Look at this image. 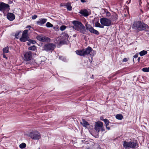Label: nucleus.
<instances>
[{
    "instance_id": "1",
    "label": "nucleus",
    "mask_w": 149,
    "mask_h": 149,
    "mask_svg": "<svg viewBox=\"0 0 149 149\" xmlns=\"http://www.w3.org/2000/svg\"><path fill=\"white\" fill-rule=\"evenodd\" d=\"M133 29L139 31H149V27L146 24L142 23L140 21H136L134 22L132 26Z\"/></svg>"
},
{
    "instance_id": "2",
    "label": "nucleus",
    "mask_w": 149,
    "mask_h": 149,
    "mask_svg": "<svg viewBox=\"0 0 149 149\" xmlns=\"http://www.w3.org/2000/svg\"><path fill=\"white\" fill-rule=\"evenodd\" d=\"M76 53L77 54L80 56H85L90 54L91 56H93L94 54H95V52H94V50L93 51L91 47H88L82 50H77Z\"/></svg>"
},
{
    "instance_id": "3",
    "label": "nucleus",
    "mask_w": 149,
    "mask_h": 149,
    "mask_svg": "<svg viewBox=\"0 0 149 149\" xmlns=\"http://www.w3.org/2000/svg\"><path fill=\"white\" fill-rule=\"evenodd\" d=\"M74 26H72L73 29L77 31H79L81 33L85 34L86 32L85 26L82 23L79 22L74 21L72 22Z\"/></svg>"
},
{
    "instance_id": "4",
    "label": "nucleus",
    "mask_w": 149,
    "mask_h": 149,
    "mask_svg": "<svg viewBox=\"0 0 149 149\" xmlns=\"http://www.w3.org/2000/svg\"><path fill=\"white\" fill-rule=\"evenodd\" d=\"M100 22L101 24L103 26H109L111 24V20L107 18L103 17L101 18L100 19Z\"/></svg>"
},
{
    "instance_id": "5",
    "label": "nucleus",
    "mask_w": 149,
    "mask_h": 149,
    "mask_svg": "<svg viewBox=\"0 0 149 149\" xmlns=\"http://www.w3.org/2000/svg\"><path fill=\"white\" fill-rule=\"evenodd\" d=\"M29 136L34 140H38L41 138V136L40 134L37 131L30 133L29 134Z\"/></svg>"
},
{
    "instance_id": "6",
    "label": "nucleus",
    "mask_w": 149,
    "mask_h": 149,
    "mask_svg": "<svg viewBox=\"0 0 149 149\" xmlns=\"http://www.w3.org/2000/svg\"><path fill=\"white\" fill-rule=\"evenodd\" d=\"M56 47L55 44L48 43L45 45L44 47V49L47 52L53 51Z\"/></svg>"
},
{
    "instance_id": "7",
    "label": "nucleus",
    "mask_w": 149,
    "mask_h": 149,
    "mask_svg": "<svg viewBox=\"0 0 149 149\" xmlns=\"http://www.w3.org/2000/svg\"><path fill=\"white\" fill-rule=\"evenodd\" d=\"M28 30L27 29L24 30L23 32L22 36L20 39V41L23 42H25L28 40L29 37L28 36Z\"/></svg>"
},
{
    "instance_id": "8",
    "label": "nucleus",
    "mask_w": 149,
    "mask_h": 149,
    "mask_svg": "<svg viewBox=\"0 0 149 149\" xmlns=\"http://www.w3.org/2000/svg\"><path fill=\"white\" fill-rule=\"evenodd\" d=\"M10 6L3 2H0V11L4 13L5 11L8 10L9 9Z\"/></svg>"
},
{
    "instance_id": "9",
    "label": "nucleus",
    "mask_w": 149,
    "mask_h": 149,
    "mask_svg": "<svg viewBox=\"0 0 149 149\" xmlns=\"http://www.w3.org/2000/svg\"><path fill=\"white\" fill-rule=\"evenodd\" d=\"M85 26L86 29L87 30L89 31L91 33H93L97 35L99 34V32L97 31L94 29L90 25L87 24L85 25Z\"/></svg>"
},
{
    "instance_id": "10",
    "label": "nucleus",
    "mask_w": 149,
    "mask_h": 149,
    "mask_svg": "<svg viewBox=\"0 0 149 149\" xmlns=\"http://www.w3.org/2000/svg\"><path fill=\"white\" fill-rule=\"evenodd\" d=\"M36 38L38 40L42 42H49L50 39L48 37L41 35H38L36 37Z\"/></svg>"
},
{
    "instance_id": "11",
    "label": "nucleus",
    "mask_w": 149,
    "mask_h": 149,
    "mask_svg": "<svg viewBox=\"0 0 149 149\" xmlns=\"http://www.w3.org/2000/svg\"><path fill=\"white\" fill-rule=\"evenodd\" d=\"M103 123L102 122L98 121L96 122V123L95 127V129L96 132L98 133L101 130L102 127L103 126Z\"/></svg>"
},
{
    "instance_id": "12",
    "label": "nucleus",
    "mask_w": 149,
    "mask_h": 149,
    "mask_svg": "<svg viewBox=\"0 0 149 149\" xmlns=\"http://www.w3.org/2000/svg\"><path fill=\"white\" fill-rule=\"evenodd\" d=\"M25 59L27 61L30 60L32 57V53L30 51L26 52L24 55Z\"/></svg>"
},
{
    "instance_id": "13",
    "label": "nucleus",
    "mask_w": 149,
    "mask_h": 149,
    "mask_svg": "<svg viewBox=\"0 0 149 149\" xmlns=\"http://www.w3.org/2000/svg\"><path fill=\"white\" fill-rule=\"evenodd\" d=\"M79 13L84 17H87L90 14L89 13L88 10L86 9L81 10L80 11Z\"/></svg>"
},
{
    "instance_id": "14",
    "label": "nucleus",
    "mask_w": 149,
    "mask_h": 149,
    "mask_svg": "<svg viewBox=\"0 0 149 149\" xmlns=\"http://www.w3.org/2000/svg\"><path fill=\"white\" fill-rule=\"evenodd\" d=\"M131 148H137L139 146L138 143L136 141H130Z\"/></svg>"
},
{
    "instance_id": "15",
    "label": "nucleus",
    "mask_w": 149,
    "mask_h": 149,
    "mask_svg": "<svg viewBox=\"0 0 149 149\" xmlns=\"http://www.w3.org/2000/svg\"><path fill=\"white\" fill-rule=\"evenodd\" d=\"M7 17L8 19L10 21H12L15 19V15L12 13H8L7 14Z\"/></svg>"
},
{
    "instance_id": "16",
    "label": "nucleus",
    "mask_w": 149,
    "mask_h": 149,
    "mask_svg": "<svg viewBox=\"0 0 149 149\" xmlns=\"http://www.w3.org/2000/svg\"><path fill=\"white\" fill-rule=\"evenodd\" d=\"M47 20V19L45 18L41 19L37 22V24L38 25H42L45 23Z\"/></svg>"
},
{
    "instance_id": "17",
    "label": "nucleus",
    "mask_w": 149,
    "mask_h": 149,
    "mask_svg": "<svg viewBox=\"0 0 149 149\" xmlns=\"http://www.w3.org/2000/svg\"><path fill=\"white\" fill-rule=\"evenodd\" d=\"M61 6H65L67 10H68L70 11L72 9V7L70 3H64Z\"/></svg>"
},
{
    "instance_id": "18",
    "label": "nucleus",
    "mask_w": 149,
    "mask_h": 149,
    "mask_svg": "<svg viewBox=\"0 0 149 149\" xmlns=\"http://www.w3.org/2000/svg\"><path fill=\"white\" fill-rule=\"evenodd\" d=\"M81 124L84 127L86 128H88L89 124L88 122L86 121L84 119H83L82 121L81 122Z\"/></svg>"
},
{
    "instance_id": "19",
    "label": "nucleus",
    "mask_w": 149,
    "mask_h": 149,
    "mask_svg": "<svg viewBox=\"0 0 149 149\" xmlns=\"http://www.w3.org/2000/svg\"><path fill=\"white\" fill-rule=\"evenodd\" d=\"M123 146L126 148H130V142H128L125 141H123Z\"/></svg>"
},
{
    "instance_id": "20",
    "label": "nucleus",
    "mask_w": 149,
    "mask_h": 149,
    "mask_svg": "<svg viewBox=\"0 0 149 149\" xmlns=\"http://www.w3.org/2000/svg\"><path fill=\"white\" fill-rule=\"evenodd\" d=\"M95 26L96 27H99L101 28H104V26H103L102 25H101L98 22H97L95 23Z\"/></svg>"
},
{
    "instance_id": "21",
    "label": "nucleus",
    "mask_w": 149,
    "mask_h": 149,
    "mask_svg": "<svg viewBox=\"0 0 149 149\" xmlns=\"http://www.w3.org/2000/svg\"><path fill=\"white\" fill-rule=\"evenodd\" d=\"M147 53V51L145 50H143L139 52V54L140 56H143Z\"/></svg>"
},
{
    "instance_id": "22",
    "label": "nucleus",
    "mask_w": 149,
    "mask_h": 149,
    "mask_svg": "<svg viewBox=\"0 0 149 149\" xmlns=\"http://www.w3.org/2000/svg\"><path fill=\"white\" fill-rule=\"evenodd\" d=\"M61 36L63 39H67L68 38V35L66 33H63Z\"/></svg>"
},
{
    "instance_id": "23",
    "label": "nucleus",
    "mask_w": 149,
    "mask_h": 149,
    "mask_svg": "<svg viewBox=\"0 0 149 149\" xmlns=\"http://www.w3.org/2000/svg\"><path fill=\"white\" fill-rule=\"evenodd\" d=\"M116 117L118 120H121L123 119V116L122 114H117L116 115Z\"/></svg>"
},
{
    "instance_id": "24",
    "label": "nucleus",
    "mask_w": 149,
    "mask_h": 149,
    "mask_svg": "<svg viewBox=\"0 0 149 149\" xmlns=\"http://www.w3.org/2000/svg\"><path fill=\"white\" fill-rule=\"evenodd\" d=\"M26 144L24 143H22L19 145V147L21 149H23L25 148L26 147Z\"/></svg>"
},
{
    "instance_id": "25",
    "label": "nucleus",
    "mask_w": 149,
    "mask_h": 149,
    "mask_svg": "<svg viewBox=\"0 0 149 149\" xmlns=\"http://www.w3.org/2000/svg\"><path fill=\"white\" fill-rule=\"evenodd\" d=\"M36 49V47L35 45H33L32 46L29 47L28 48V49L29 50L33 51H35Z\"/></svg>"
},
{
    "instance_id": "26",
    "label": "nucleus",
    "mask_w": 149,
    "mask_h": 149,
    "mask_svg": "<svg viewBox=\"0 0 149 149\" xmlns=\"http://www.w3.org/2000/svg\"><path fill=\"white\" fill-rule=\"evenodd\" d=\"M9 48L8 47H6L3 49V51L4 53H7L8 52Z\"/></svg>"
},
{
    "instance_id": "27",
    "label": "nucleus",
    "mask_w": 149,
    "mask_h": 149,
    "mask_svg": "<svg viewBox=\"0 0 149 149\" xmlns=\"http://www.w3.org/2000/svg\"><path fill=\"white\" fill-rule=\"evenodd\" d=\"M103 121L104 122L106 125V126H108L109 125V121L108 119H103Z\"/></svg>"
},
{
    "instance_id": "28",
    "label": "nucleus",
    "mask_w": 149,
    "mask_h": 149,
    "mask_svg": "<svg viewBox=\"0 0 149 149\" xmlns=\"http://www.w3.org/2000/svg\"><path fill=\"white\" fill-rule=\"evenodd\" d=\"M46 26L47 27H52L53 25L49 22H47L46 24Z\"/></svg>"
},
{
    "instance_id": "29",
    "label": "nucleus",
    "mask_w": 149,
    "mask_h": 149,
    "mask_svg": "<svg viewBox=\"0 0 149 149\" xmlns=\"http://www.w3.org/2000/svg\"><path fill=\"white\" fill-rule=\"evenodd\" d=\"M142 71L144 72H149V67L144 68H142Z\"/></svg>"
},
{
    "instance_id": "30",
    "label": "nucleus",
    "mask_w": 149,
    "mask_h": 149,
    "mask_svg": "<svg viewBox=\"0 0 149 149\" xmlns=\"http://www.w3.org/2000/svg\"><path fill=\"white\" fill-rule=\"evenodd\" d=\"M66 28V26L64 25L62 26L60 28V29L61 31L65 30Z\"/></svg>"
},
{
    "instance_id": "31",
    "label": "nucleus",
    "mask_w": 149,
    "mask_h": 149,
    "mask_svg": "<svg viewBox=\"0 0 149 149\" xmlns=\"http://www.w3.org/2000/svg\"><path fill=\"white\" fill-rule=\"evenodd\" d=\"M29 42L33 44H35L36 43V41L33 40H30Z\"/></svg>"
},
{
    "instance_id": "32",
    "label": "nucleus",
    "mask_w": 149,
    "mask_h": 149,
    "mask_svg": "<svg viewBox=\"0 0 149 149\" xmlns=\"http://www.w3.org/2000/svg\"><path fill=\"white\" fill-rule=\"evenodd\" d=\"M37 17V15H34L32 16V19H35Z\"/></svg>"
},
{
    "instance_id": "33",
    "label": "nucleus",
    "mask_w": 149,
    "mask_h": 149,
    "mask_svg": "<svg viewBox=\"0 0 149 149\" xmlns=\"http://www.w3.org/2000/svg\"><path fill=\"white\" fill-rule=\"evenodd\" d=\"M65 42V41L64 40H62L60 41V44H64Z\"/></svg>"
},
{
    "instance_id": "34",
    "label": "nucleus",
    "mask_w": 149,
    "mask_h": 149,
    "mask_svg": "<svg viewBox=\"0 0 149 149\" xmlns=\"http://www.w3.org/2000/svg\"><path fill=\"white\" fill-rule=\"evenodd\" d=\"M19 34V33H17L15 34V36L16 38H18V36Z\"/></svg>"
},
{
    "instance_id": "35",
    "label": "nucleus",
    "mask_w": 149,
    "mask_h": 149,
    "mask_svg": "<svg viewBox=\"0 0 149 149\" xmlns=\"http://www.w3.org/2000/svg\"><path fill=\"white\" fill-rule=\"evenodd\" d=\"M128 61V60L127 58H123V61L124 62H126L127 61Z\"/></svg>"
},
{
    "instance_id": "36",
    "label": "nucleus",
    "mask_w": 149,
    "mask_h": 149,
    "mask_svg": "<svg viewBox=\"0 0 149 149\" xmlns=\"http://www.w3.org/2000/svg\"><path fill=\"white\" fill-rule=\"evenodd\" d=\"M101 130L102 132L104 131H105V129L104 128L103 125V126L102 127V128L101 129Z\"/></svg>"
},
{
    "instance_id": "37",
    "label": "nucleus",
    "mask_w": 149,
    "mask_h": 149,
    "mask_svg": "<svg viewBox=\"0 0 149 149\" xmlns=\"http://www.w3.org/2000/svg\"><path fill=\"white\" fill-rule=\"evenodd\" d=\"M138 55L136 54L133 57L134 58H136L138 57Z\"/></svg>"
},
{
    "instance_id": "38",
    "label": "nucleus",
    "mask_w": 149,
    "mask_h": 149,
    "mask_svg": "<svg viewBox=\"0 0 149 149\" xmlns=\"http://www.w3.org/2000/svg\"><path fill=\"white\" fill-rule=\"evenodd\" d=\"M107 16H109L110 15V13L109 12H107Z\"/></svg>"
},
{
    "instance_id": "39",
    "label": "nucleus",
    "mask_w": 149,
    "mask_h": 149,
    "mask_svg": "<svg viewBox=\"0 0 149 149\" xmlns=\"http://www.w3.org/2000/svg\"><path fill=\"white\" fill-rule=\"evenodd\" d=\"M106 128L108 130H110V127H108L107 126H106Z\"/></svg>"
},
{
    "instance_id": "40",
    "label": "nucleus",
    "mask_w": 149,
    "mask_h": 149,
    "mask_svg": "<svg viewBox=\"0 0 149 149\" xmlns=\"http://www.w3.org/2000/svg\"><path fill=\"white\" fill-rule=\"evenodd\" d=\"M31 28V26L30 25H28L26 27V28Z\"/></svg>"
},
{
    "instance_id": "41",
    "label": "nucleus",
    "mask_w": 149,
    "mask_h": 149,
    "mask_svg": "<svg viewBox=\"0 0 149 149\" xmlns=\"http://www.w3.org/2000/svg\"><path fill=\"white\" fill-rule=\"evenodd\" d=\"M81 1L82 2H86L85 0H81Z\"/></svg>"
},
{
    "instance_id": "42",
    "label": "nucleus",
    "mask_w": 149,
    "mask_h": 149,
    "mask_svg": "<svg viewBox=\"0 0 149 149\" xmlns=\"http://www.w3.org/2000/svg\"><path fill=\"white\" fill-rule=\"evenodd\" d=\"M3 57L4 58H6V59L7 58V57H6V56L4 54H3Z\"/></svg>"
},
{
    "instance_id": "43",
    "label": "nucleus",
    "mask_w": 149,
    "mask_h": 149,
    "mask_svg": "<svg viewBox=\"0 0 149 149\" xmlns=\"http://www.w3.org/2000/svg\"><path fill=\"white\" fill-rule=\"evenodd\" d=\"M84 143H84L86 144H88L89 143L87 142V141H86L85 142H84Z\"/></svg>"
},
{
    "instance_id": "44",
    "label": "nucleus",
    "mask_w": 149,
    "mask_h": 149,
    "mask_svg": "<svg viewBox=\"0 0 149 149\" xmlns=\"http://www.w3.org/2000/svg\"><path fill=\"white\" fill-rule=\"evenodd\" d=\"M140 57H139L138 58V61H139L140 60Z\"/></svg>"
},
{
    "instance_id": "45",
    "label": "nucleus",
    "mask_w": 149,
    "mask_h": 149,
    "mask_svg": "<svg viewBox=\"0 0 149 149\" xmlns=\"http://www.w3.org/2000/svg\"><path fill=\"white\" fill-rule=\"evenodd\" d=\"M139 0V4L140 5L141 3V0Z\"/></svg>"
},
{
    "instance_id": "46",
    "label": "nucleus",
    "mask_w": 149,
    "mask_h": 149,
    "mask_svg": "<svg viewBox=\"0 0 149 149\" xmlns=\"http://www.w3.org/2000/svg\"><path fill=\"white\" fill-rule=\"evenodd\" d=\"M116 19H117V15H116Z\"/></svg>"
}]
</instances>
